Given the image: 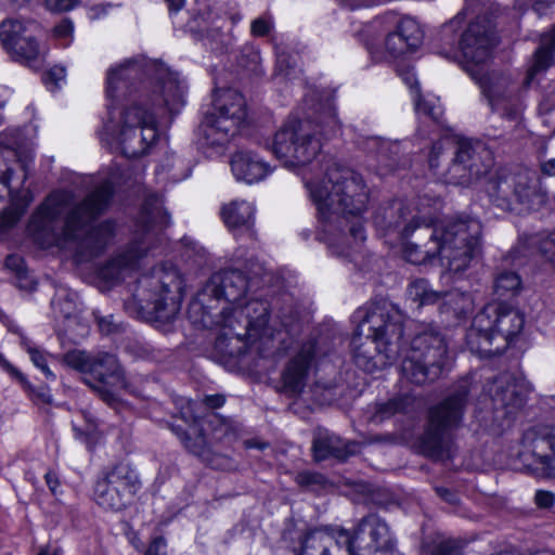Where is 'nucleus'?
I'll list each match as a JSON object with an SVG mask.
<instances>
[{"label":"nucleus","instance_id":"obj_42","mask_svg":"<svg viewBox=\"0 0 555 555\" xmlns=\"http://www.w3.org/2000/svg\"><path fill=\"white\" fill-rule=\"evenodd\" d=\"M521 287V281L517 273L503 271L494 280V293L499 297H511L518 294Z\"/></svg>","mask_w":555,"mask_h":555},{"label":"nucleus","instance_id":"obj_13","mask_svg":"<svg viewBox=\"0 0 555 555\" xmlns=\"http://www.w3.org/2000/svg\"><path fill=\"white\" fill-rule=\"evenodd\" d=\"M496 44L495 31L486 20L472 22L463 31L459 48L463 56V68L473 79L480 78Z\"/></svg>","mask_w":555,"mask_h":555},{"label":"nucleus","instance_id":"obj_38","mask_svg":"<svg viewBox=\"0 0 555 555\" xmlns=\"http://www.w3.org/2000/svg\"><path fill=\"white\" fill-rule=\"evenodd\" d=\"M208 288V280L202 282L201 289L195 294L188 304L186 319L192 325L194 331H206L208 330L207 317L208 306L201 299L202 295L206 294Z\"/></svg>","mask_w":555,"mask_h":555},{"label":"nucleus","instance_id":"obj_64","mask_svg":"<svg viewBox=\"0 0 555 555\" xmlns=\"http://www.w3.org/2000/svg\"><path fill=\"white\" fill-rule=\"evenodd\" d=\"M324 477L321 474L302 472L296 476V482L301 487L323 483Z\"/></svg>","mask_w":555,"mask_h":555},{"label":"nucleus","instance_id":"obj_53","mask_svg":"<svg viewBox=\"0 0 555 555\" xmlns=\"http://www.w3.org/2000/svg\"><path fill=\"white\" fill-rule=\"evenodd\" d=\"M144 254L138 247H128L127 249L112 256L120 270L133 269L142 259Z\"/></svg>","mask_w":555,"mask_h":555},{"label":"nucleus","instance_id":"obj_10","mask_svg":"<svg viewBox=\"0 0 555 555\" xmlns=\"http://www.w3.org/2000/svg\"><path fill=\"white\" fill-rule=\"evenodd\" d=\"M469 389L466 384L429 410L427 428L422 437L423 452L436 460L451 455V433L461 426Z\"/></svg>","mask_w":555,"mask_h":555},{"label":"nucleus","instance_id":"obj_27","mask_svg":"<svg viewBox=\"0 0 555 555\" xmlns=\"http://www.w3.org/2000/svg\"><path fill=\"white\" fill-rule=\"evenodd\" d=\"M220 218L230 231L246 230L250 236L255 235L256 206L253 202L235 198L221 205Z\"/></svg>","mask_w":555,"mask_h":555},{"label":"nucleus","instance_id":"obj_45","mask_svg":"<svg viewBox=\"0 0 555 555\" xmlns=\"http://www.w3.org/2000/svg\"><path fill=\"white\" fill-rule=\"evenodd\" d=\"M408 295L413 301H418L420 305H429L436 302L440 294L429 288L425 280H416L408 287Z\"/></svg>","mask_w":555,"mask_h":555},{"label":"nucleus","instance_id":"obj_58","mask_svg":"<svg viewBox=\"0 0 555 555\" xmlns=\"http://www.w3.org/2000/svg\"><path fill=\"white\" fill-rule=\"evenodd\" d=\"M201 122L197 127L196 134L198 135V150L206 155L208 150V109L202 106L199 109Z\"/></svg>","mask_w":555,"mask_h":555},{"label":"nucleus","instance_id":"obj_18","mask_svg":"<svg viewBox=\"0 0 555 555\" xmlns=\"http://www.w3.org/2000/svg\"><path fill=\"white\" fill-rule=\"evenodd\" d=\"M359 555H393L396 540L391 530L377 514L364 516L356 527Z\"/></svg>","mask_w":555,"mask_h":555},{"label":"nucleus","instance_id":"obj_22","mask_svg":"<svg viewBox=\"0 0 555 555\" xmlns=\"http://www.w3.org/2000/svg\"><path fill=\"white\" fill-rule=\"evenodd\" d=\"M117 233V222L113 218L90 224L77 240L75 257L78 261H90L103 256Z\"/></svg>","mask_w":555,"mask_h":555},{"label":"nucleus","instance_id":"obj_39","mask_svg":"<svg viewBox=\"0 0 555 555\" xmlns=\"http://www.w3.org/2000/svg\"><path fill=\"white\" fill-rule=\"evenodd\" d=\"M415 403V398L409 395L395 397L376 405V410L372 415V421L380 423L397 413L410 412L414 409Z\"/></svg>","mask_w":555,"mask_h":555},{"label":"nucleus","instance_id":"obj_25","mask_svg":"<svg viewBox=\"0 0 555 555\" xmlns=\"http://www.w3.org/2000/svg\"><path fill=\"white\" fill-rule=\"evenodd\" d=\"M447 151H452L454 157L451 159V165L444 172L446 181L450 184H469L474 181L473 176L468 170L465 159H459V143L455 144L451 139H442L434 143L429 155V166L431 169H439V158Z\"/></svg>","mask_w":555,"mask_h":555},{"label":"nucleus","instance_id":"obj_7","mask_svg":"<svg viewBox=\"0 0 555 555\" xmlns=\"http://www.w3.org/2000/svg\"><path fill=\"white\" fill-rule=\"evenodd\" d=\"M63 363L85 375V384L108 406L120 403L119 390L127 387V377L117 356L105 351L92 356L73 349L64 353Z\"/></svg>","mask_w":555,"mask_h":555},{"label":"nucleus","instance_id":"obj_61","mask_svg":"<svg viewBox=\"0 0 555 555\" xmlns=\"http://www.w3.org/2000/svg\"><path fill=\"white\" fill-rule=\"evenodd\" d=\"M273 26L272 18L270 16H262L254 20L250 25V31L253 36L262 37L269 34Z\"/></svg>","mask_w":555,"mask_h":555},{"label":"nucleus","instance_id":"obj_20","mask_svg":"<svg viewBox=\"0 0 555 555\" xmlns=\"http://www.w3.org/2000/svg\"><path fill=\"white\" fill-rule=\"evenodd\" d=\"M0 42L13 61L29 64L38 59L40 44L35 36L26 35V27L18 20L0 23Z\"/></svg>","mask_w":555,"mask_h":555},{"label":"nucleus","instance_id":"obj_52","mask_svg":"<svg viewBox=\"0 0 555 555\" xmlns=\"http://www.w3.org/2000/svg\"><path fill=\"white\" fill-rule=\"evenodd\" d=\"M24 207H5L0 211V236L13 229L24 215Z\"/></svg>","mask_w":555,"mask_h":555},{"label":"nucleus","instance_id":"obj_56","mask_svg":"<svg viewBox=\"0 0 555 555\" xmlns=\"http://www.w3.org/2000/svg\"><path fill=\"white\" fill-rule=\"evenodd\" d=\"M126 353L132 356L134 359L147 360L152 357V347L138 339H128L125 344Z\"/></svg>","mask_w":555,"mask_h":555},{"label":"nucleus","instance_id":"obj_28","mask_svg":"<svg viewBox=\"0 0 555 555\" xmlns=\"http://www.w3.org/2000/svg\"><path fill=\"white\" fill-rule=\"evenodd\" d=\"M210 285L214 286L212 293L216 298H223L235 306L245 294L248 282L241 271L229 269L215 273L210 278Z\"/></svg>","mask_w":555,"mask_h":555},{"label":"nucleus","instance_id":"obj_6","mask_svg":"<svg viewBox=\"0 0 555 555\" xmlns=\"http://www.w3.org/2000/svg\"><path fill=\"white\" fill-rule=\"evenodd\" d=\"M524 324V315L517 309L489 304L474 317L466 334L467 346L480 357L501 354L521 332Z\"/></svg>","mask_w":555,"mask_h":555},{"label":"nucleus","instance_id":"obj_44","mask_svg":"<svg viewBox=\"0 0 555 555\" xmlns=\"http://www.w3.org/2000/svg\"><path fill=\"white\" fill-rule=\"evenodd\" d=\"M4 268L13 273L18 282H23L28 279L29 272L26 260L18 254L12 253L7 255L4 258ZM31 284L33 285L30 287H26L22 283H18L17 287L21 289H34L36 283L31 282Z\"/></svg>","mask_w":555,"mask_h":555},{"label":"nucleus","instance_id":"obj_35","mask_svg":"<svg viewBox=\"0 0 555 555\" xmlns=\"http://www.w3.org/2000/svg\"><path fill=\"white\" fill-rule=\"evenodd\" d=\"M554 50L555 28L542 38L541 47L537 50L533 64L529 67L524 80L525 86H529L538 74L546 70L551 66Z\"/></svg>","mask_w":555,"mask_h":555},{"label":"nucleus","instance_id":"obj_29","mask_svg":"<svg viewBox=\"0 0 555 555\" xmlns=\"http://www.w3.org/2000/svg\"><path fill=\"white\" fill-rule=\"evenodd\" d=\"M333 541L336 542L337 546L345 547L348 555H359V553H357L358 542L356 541V530L353 534H350L344 529L335 530L332 534L322 530H313L306 535L304 550L314 548L319 545L322 547L320 555H328V544Z\"/></svg>","mask_w":555,"mask_h":555},{"label":"nucleus","instance_id":"obj_60","mask_svg":"<svg viewBox=\"0 0 555 555\" xmlns=\"http://www.w3.org/2000/svg\"><path fill=\"white\" fill-rule=\"evenodd\" d=\"M80 0H43L44 7L52 13H65L74 10Z\"/></svg>","mask_w":555,"mask_h":555},{"label":"nucleus","instance_id":"obj_14","mask_svg":"<svg viewBox=\"0 0 555 555\" xmlns=\"http://www.w3.org/2000/svg\"><path fill=\"white\" fill-rule=\"evenodd\" d=\"M518 457L534 475L555 478V430L548 427L526 430Z\"/></svg>","mask_w":555,"mask_h":555},{"label":"nucleus","instance_id":"obj_57","mask_svg":"<svg viewBox=\"0 0 555 555\" xmlns=\"http://www.w3.org/2000/svg\"><path fill=\"white\" fill-rule=\"evenodd\" d=\"M384 46L387 53L392 57H398L409 52L406 43H403L396 30L386 35Z\"/></svg>","mask_w":555,"mask_h":555},{"label":"nucleus","instance_id":"obj_34","mask_svg":"<svg viewBox=\"0 0 555 555\" xmlns=\"http://www.w3.org/2000/svg\"><path fill=\"white\" fill-rule=\"evenodd\" d=\"M115 193V184L106 179L80 202L88 210L90 220H95L111 207Z\"/></svg>","mask_w":555,"mask_h":555},{"label":"nucleus","instance_id":"obj_21","mask_svg":"<svg viewBox=\"0 0 555 555\" xmlns=\"http://www.w3.org/2000/svg\"><path fill=\"white\" fill-rule=\"evenodd\" d=\"M315 354V341L308 340L301 345L300 349L287 361L282 371L280 391L289 397H295L302 392Z\"/></svg>","mask_w":555,"mask_h":555},{"label":"nucleus","instance_id":"obj_40","mask_svg":"<svg viewBox=\"0 0 555 555\" xmlns=\"http://www.w3.org/2000/svg\"><path fill=\"white\" fill-rule=\"evenodd\" d=\"M397 34L406 43L409 52L418 49L424 39V31L420 23L412 17H403L399 21L396 27Z\"/></svg>","mask_w":555,"mask_h":555},{"label":"nucleus","instance_id":"obj_54","mask_svg":"<svg viewBox=\"0 0 555 555\" xmlns=\"http://www.w3.org/2000/svg\"><path fill=\"white\" fill-rule=\"evenodd\" d=\"M210 427H212L214 439L221 441L224 438L233 436V427L229 420L222 417L219 413H210Z\"/></svg>","mask_w":555,"mask_h":555},{"label":"nucleus","instance_id":"obj_4","mask_svg":"<svg viewBox=\"0 0 555 555\" xmlns=\"http://www.w3.org/2000/svg\"><path fill=\"white\" fill-rule=\"evenodd\" d=\"M305 186L317 206L322 222H346L348 217L360 218L365 211L370 191L363 177L351 168L331 163L322 180L304 175Z\"/></svg>","mask_w":555,"mask_h":555},{"label":"nucleus","instance_id":"obj_51","mask_svg":"<svg viewBox=\"0 0 555 555\" xmlns=\"http://www.w3.org/2000/svg\"><path fill=\"white\" fill-rule=\"evenodd\" d=\"M66 78V68L63 65L55 64L44 70L41 75V81L47 88V90L51 92H55L60 90L62 80Z\"/></svg>","mask_w":555,"mask_h":555},{"label":"nucleus","instance_id":"obj_24","mask_svg":"<svg viewBox=\"0 0 555 555\" xmlns=\"http://www.w3.org/2000/svg\"><path fill=\"white\" fill-rule=\"evenodd\" d=\"M185 292L186 282L181 273L175 274L170 282L162 281L159 295L153 306V319L164 323L175 321L182 308Z\"/></svg>","mask_w":555,"mask_h":555},{"label":"nucleus","instance_id":"obj_43","mask_svg":"<svg viewBox=\"0 0 555 555\" xmlns=\"http://www.w3.org/2000/svg\"><path fill=\"white\" fill-rule=\"evenodd\" d=\"M185 31L195 43H202V46L206 47L208 39V18L205 12L199 11L192 15L185 24Z\"/></svg>","mask_w":555,"mask_h":555},{"label":"nucleus","instance_id":"obj_31","mask_svg":"<svg viewBox=\"0 0 555 555\" xmlns=\"http://www.w3.org/2000/svg\"><path fill=\"white\" fill-rule=\"evenodd\" d=\"M356 443H348L326 430H319L313 440V453L317 461L328 457L346 460L356 452Z\"/></svg>","mask_w":555,"mask_h":555},{"label":"nucleus","instance_id":"obj_59","mask_svg":"<svg viewBox=\"0 0 555 555\" xmlns=\"http://www.w3.org/2000/svg\"><path fill=\"white\" fill-rule=\"evenodd\" d=\"M237 339L234 332L229 328V332L224 333L223 335L219 336L215 343V349L219 351L222 356H235L240 348H230V345L232 343V339Z\"/></svg>","mask_w":555,"mask_h":555},{"label":"nucleus","instance_id":"obj_36","mask_svg":"<svg viewBox=\"0 0 555 555\" xmlns=\"http://www.w3.org/2000/svg\"><path fill=\"white\" fill-rule=\"evenodd\" d=\"M356 220L352 222H349L346 219V222H343L341 225L339 223H332L331 227H328L327 222H324V231L332 235V231L337 225L339 228V231H341V235L336 240L334 236L328 237V244L332 248L337 247V254H344L345 248L343 245L347 243V245H350V242H347V236L345 233H343L344 228H348L349 236L353 240L354 244L362 243L365 240V231L363 228V224L359 218H354Z\"/></svg>","mask_w":555,"mask_h":555},{"label":"nucleus","instance_id":"obj_17","mask_svg":"<svg viewBox=\"0 0 555 555\" xmlns=\"http://www.w3.org/2000/svg\"><path fill=\"white\" fill-rule=\"evenodd\" d=\"M246 118L245 101L242 94L233 89L217 90L214 94L210 111V133H220L224 141L236 132Z\"/></svg>","mask_w":555,"mask_h":555},{"label":"nucleus","instance_id":"obj_50","mask_svg":"<svg viewBox=\"0 0 555 555\" xmlns=\"http://www.w3.org/2000/svg\"><path fill=\"white\" fill-rule=\"evenodd\" d=\"M79 439L86 444L87 449L93 451L101 439V431L95 421L87 418L83 428H75Z\"/></svg>","mask_w":555,"mask_h":555},{"label":"nucleus","instance_id":"obj_12","mask_svg":"<svg viewBox=\"0 0 555 555\" xmlns=\"http://www.w3.org/2000/svg\"><path fill=\"white\" fill-rule=\"evenodd\" d=\"M175 406L183 424L171 422L168 427L190 453L203 457L208 450V434L204 428L208 415V395L204 393L202 402L178 397Z\"/></svg>","mask_w":555,"mask_h":555},{"label":"nucleus","instance_id":"obj_33","mask_svg":"<svg viewBox=\"0 0 555 555\" xmlns=\"http://www.w3.org/2000/svg\"><path fill=\"white\" fill-rule=\"evenodd\" d=\"M366 145L369 152L375 155L380 170L392 171L406 164V160L401 156L399 142L374 137L367 140Z\"/></svg>","mask_w":555,"mask_h":555},{"label":"nucleus","instance_id":"obj_37","mask_svg":"<svg viewBox=\"0 0 555 555\" xmlns=\"http://www.w3.org/2000/svg\"><path fill=\"white\" fill-rule=\"evenodd\" d=\"M92 220L89 219V212L82 205L79 203L70 210L67 211L64 218L63 225V235L65 240L77 242V240L81 236L78 235V232L86 231V229L92 224Z\"/></svg>","mask_w":555,"mask_h":555},{"label":"nucleus","instance_id":"obj_15","mask_svg":"<svg viewBox=\"0 0 555 555\" xmlns=\"http://www.w3.org/2000/svg\"><path fill=\"white\" fill-rule=\"evenodd\" d=\"M482 89L489 105L494 112L509 120H517L521 105L518 98V85L508 75L492 73L486 69L479 79H474Z\"/></svg>","mask_w":555,"mask_h":555},{"label":"nucleus","instance_id":"obj_49","mask_svg":"<svg viewBox=\"0 0 555 555\" xmlns=\"http://www.w3.org/2000/svg\"><path fill=\"white\" fill-rule=\"evenodd\" d=\"M415 109L418 115L427 116L434 121H438L442 115V109L438 99H423L420 93L416 92L414 99Z\"/></svg>","mask_w":555,"mask_h":555},{"label":"nucleus","instance_id":"obj_16","mask_svg":"<svg viewBox=\"0 0 555 555\" xmlns=\"http://www.w3.org/2000/svg\"><path fill=\"white\" fill-rule=\"evenodd\" d=\"M269 321V304L261 299L240 301L231 309H223V326L231 328L238 340L260 335Z\"/></svg>","mask_w":555,"mask_h":555},{"label":"nucleus","instance_id":"obj_23","mask_svg":"<svg viewBox=\"0 0 555 555\" xmlns=\"http://www.w3.org/2000/svg\"><path fill=\"white\" fill-rule=\"evenodd\" d=\"M50 198L51 196L33 211L26 225L33 243L42 250L56 246L59 240L52 223L57 219L60 211L57 204L48 203Z\"/></svg>","mask_w":555,"mask_h":555},{"label":"nucleus","instance_id":"obj_46","mask_svg":"<svg viewBox=\"0 0 555 555\" xmlns=\"http://www.w3.org/2000/svg\"><path fill=\"white\" fill-rule=\"evenodd\" d=\"M421 555H462L461 546L454 540H435L424 543Z\"/></svg>","mask_w":555,"mask_h":555},{"label":"nucleus","instance_id":"obj_8","mask_svg":"<svg viewBox=\"0 0 555 555\" xmlns=\"http://www.w3.org/2000/svg\"><path fill=\"white\" fill-rule=\"evenodd\" d=\"M449 362L444 336L433 324H418L401 364L409 382L423 385L436 380Z\"/></svg>","mask_w":555,"mask_h":555},{"label":"nucleus","instance_id":"obj_30","mask_svg":"<svg viewBox=\"0 0 555 555\" xmlns=\"http://www.w3.org/2000/svg\"><path fill=\"white\" fill-rule=\"evenodd\" d=\"M0 367L15 380L26 397L36 405L47 404L50 405L53 402V396L50 387L47 384L39 386L33 385L28 377L15 365H13L1 352H0Z\"/></svg>","mask_w":555,"mask_h":555},{"label":"nucleus","instance_id":"obj_3","mask_svg":"<svg viewBox=\"0 0 555 555\" xmlns=\"http://www.w3.org/2000/svg\"><path fill=\"white\" fill-rule=\"evenodd\" d=\"M359 321L351 340L353 361L367 373L384 370L399 358L402 348L404 315L397 306L380 301L358 310Z\"/></svg>","mask_w":555,"mask_h":555},{"label":"nucleus","instance_id":"obj_26","mask_svg":"<svg viewBox=\"0 0 555 555\" xmlns=\"http://www.w3.org/2000/svg\"><path fill=\"white\" fill-rule=\"evenodd\" d=\"M233 176L237 181L253 184L264 179L271 171L270 166L257 154L248 150H238L230 159Z\"/></svg>","mask_w":555,"mask_h":555},{"label":"nucleus","instance_id":"obj_48","mask_svg":"<svg viewBox=\"0 0 555 555\" xmlns=\"http://www.w3.org/2000/svg\"><path fill=\"white\" fill-rule=\"evenodd\" d=\"M386 31L387 27L385 26L384 18L378 17L363 27L361 36L363 37L367 49L372 50L377 46L378 40L386 34Z\"/></svg>","mask_w":555,"mask_h":555},{"label":"nucleus","instance_id":"obj_55","mask_svg":"<svg viewBox=\"0 0 555 555\" xmlns=\"http://www.w3.org/2000/svg\"><path fill=\"white\" fill-rule=\"evenodd\" d=\"M28 354L33 364L42 372L48 380H56V375L49 367L47 353L42 349H30L28 350Z\"/></svg>","mask_w":555,"mask_h":555},{"label":"nucleus","instance_id":"obj_11","mask_svg":"<svg viewBox=\"0 0 555 555\" xmlns=\"http://www.w3.org/2000/svg\"><path fill=\"white\" fill-rule=\"evenodd\" d=\"M141 488L135 466L119 461L104 467L98 475L93 486L94 502L105 511L122 512L134 503Z\"/></svg>","mask_w":555,"mask_h":555},{"label":"nucleus","instance_id":"obj_32","mask_svg":"<svg viewBox=\"0 0 555 555\" xmlns=\"http://www.w3.org/2000/svg\"><path fill=\"white\" fill-rule=\"evenodd\" d=\"M459 159H465L474 180L486 175L493 166L492 153L482 143L459 142Z\"/></svg>","mask_w":555,"mask_h":555},{"label":"nucleus","instance_id":"obj_1","mask_svg":"<svg viewBox=\"0 0 555 555\" xmlns=\"http://www.w3.org/2000/svg\"><path fill=\"white\" fill-rule=\"evenodd\" d=\"M108 115L120 112V145L128 158L147 155L159 139V116L173 119L185 105L180 75L160 59L138 67L112 66L106 72Z\"/></svg>","mask_w":555,"mask_h":555},{"label":"nucleus","instance_id":"obj_41","mask_svg":"<svg viewBox=\"0 0 555 555\" xmlns=\"http://www.w3.org/2000/svg\"><path fill=\"white\" fill-rule=\"evenodd\" d=\"M122 274L124 272L113 257L100 263L94 269L95 279L108 287L119 285L124 280Z\"/></svg>","mask_w":555,"mask_h":555},{"label":"nucleus","instance_id":"obj_47","mask_svg":"<svg viewBox=\"0 0 555 555\" xmlns=\"http://www.w3.org/2000/svg\"><path fill=\"white\" fill-rule=\"evenodd\" d=\"M529 245L537 246L546 260L555 266V232L531 235Z\"/></svg>","mask_w":555,"mask_h":555},{"label":"nucleus","instance_id":"obj_62","mask_svg":"<svg viewBox=\"0 0 555 555\" xmlns=\"http://www.w3.org/2000/svg\"><path fill=\"white\" fill-rule=\"evenodd\" d=\"M96 325L102 335L109 336L118 333L119 327L113 321V315L100 317L96 319Z\"/></svg>","mask_w":555,"mask_h":555},{"label":"nucleus","instance_id":"obj_63","mask_svg":"<svg viewBox=\"0 0 555 555\" xmlns=\"http://www.w3.org/2000/svg\"><path fill=\"white\" fill-rule=\"evenodd\" d=\"M75 26L70 18L64 17L60 23L53 27V35L56 38H68L74 34Z\"/></svg>","mask_w":555,"mask_h":555},{"label":"nucleus","instance_id":"obj_19","mask_svg":"<svg viewBox=\"0 0 555 555\" xmlns=\"http://www.w3.org/2000/svg\"><path fill=\"white\" fill-rule=\"evenodd\" d=\"M486 391L494 409H502L506 414H513L525 405L531 386L522 376L503 373L487 384Z\"/></svg>","mask_w":555,"mask_h":555},{"label":"nucleus","instance_id":"obj_9","mask_svg":"<svg viewBox=\"0 0 555 555\" xmlns=\"http://www.w3.org/2000/svg\"><path fill=\"white\" fill-rule=\"evenodd\" d=\"M490 201L504 211L522 214L535 210L546 203L537 175L527 169H500L487 183Z\"/></svg>","mask_w":555,"mask_h":555},{"label":"nucleus","instance_id":"obj_5","mask_svg":"<svg viewBox=\"0 0 555 555\" xmlns=\"http://www.w3.org/2000/svg\"><path fill=\"white\" fill-rule=\"evenodd\" d=\"M339 131V121L332 105H326L314 119L289 121L275 134L273 153L286 167L311 166L310 171L320 167L313 163L321 151L322 135L328 139Z\"/></svg>","mask_w":555,"mask_h":555},{"label":"nucleus","instance_id":"obj_2","mask_svg":"<svg viewBox=\"0 0 555 555\" xmlns=\"http://www.w3.org/2000/svg\"><path fill=\"white\" fill-rule=\"evenodd\" d=\"M429 206L426 198L416 207L395 202L375 215V224L386 230L403 225L402 253L409 262L420 264L439 257L450 271L466 270L481 254V223L469 217L435 223Z\"/></svg>","mask_w":555,"mask_h":555}]
</instances>
